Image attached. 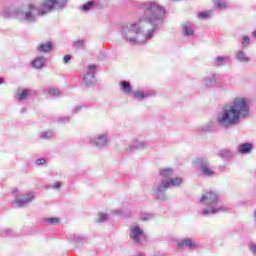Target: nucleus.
Here are the masks:
<instances>
[{
  "label": "nucleus",
  "mask_w": 256,
  "mask_h": 256,
  "mask_svg": "<svg viewBox=\"0 0 256 256\" xmlns=\"http://www.w3.org/2000/svg\"><path fill=\"white\" fill-rule=\"evenodd\" d=\"M143 15L136 22L122 24L119 35L125 43L135 47L153 39L155 31L163 27L166 10L158 2L149 1L140 5Z\"/></svg>",
  "instance_id": "nucleus-1"
},
{
  "label": "nucleus",
  "mask_w": 256,
  "mask_h": 256,
  "mask_svg": "<svg viewBox=\"0 0 256 256\" xmlns=\"http://www.w3.org/2000/svg\"><path fill=\"white\" fill-rule=\"evenodd\" d=\"M251 115V106L245 96H236L226 104L217 114L216 122L223 129H229L233 125H239L241 119H247Z\"/></svg>",
  "instance_id": "nucleus-2"
},
{
  "label": "nucleus",
  "mask_w": 256,
  "mask_h": 256,
  "mask_svg": "<svg viewBox=\"0 0 256 256\" xmlns=\"http://www.w3.org/2000/svg\"><path fill=\"white\" fill-rule=\"evenodd\" d=\"M159 175L161 180L154 184L152 187V193L158 201H167L169 199L165 191L170 187H181L183 185V178L175 176V170L173 168L160 169Z\"/></svg>",
  "instance_id": "nucleus-3"
},
{
  "label": "nucleus",
  "mask_w": 256,
  "mask_h": 256,
  "mask_svg": "<svg viewBox=\"0 0 256 256\" xmlns=\"http://www.w3.org/2000/svg\"><path fill=\"white\" fill-rule=\"evenodd\" d=\"M49 0H45L40 6H36L35 4H29L27 10L18 14V19L25 23H35L37 21V17L41 15H47V13L53 11L57 4L48 2Z\"/></svg>",
  "instance_id": "nucleus-4"
},
{
  "label": "nucleus",
  "mask_w": 256,
  "mask_h": 256,
  "mask_svg": "<svg viewBox=\"0 0 256 256\" xmlns=\"http://www.w3.org/2000/svg\"><path fill=\"white\" fill-rule=\"evenodd\" d=\"M219 201V194L215 191H209L202 194L201 198L199 199V203L203 205H208L207 207L203 208L199 213L202 217H213V215H217L219 213H223L228 210L227 207L223 205H217Z\"/></svg>",
  "instance_id": "nucleus-5"
},
{
  "label": "nucleus",
  "mask_w": 256,
  "mask_h": 256,
  "mask_svg": "<svg viewBox=\"0 0 256 256\" xmlns=\"http://www.w3.org/2000/svg\"><path fill=\"white\" fill-rule=\"evenodd\" d=\"M194 165L199 169L202 177L209 178L215 175V170H213L207 158H203V157L196 158L194 160Z\"/></svg>",
  "instance_id": "nucleus-6"
},
{
  "label": "nucleus",
  "mask_w": 256,
  "mask_h": 256,
  "mask_svg": "<svg viewBox=\"0 0 256 256\" xmlns=\"http://www.w3.org/2000/svg\"><path fill=\"white\" fill-rule=\"evenodd\" d=\"M88 143L96 149H105L109 147V134L107 132L96 135L88 139Z\"/></svg>",
  "instance_id": "nucleus-7"
},
{
  "label": "nucleus",
  "mask_w": 256,
  "mask_h": 256,
  "mask_svg": "<svg viewBox=\"0 0 256 256\" xmlns=\"http://www.w3.org/2000/svg\"><path fill=\"white\" fill-rule=\"evenodd\" d=\"M129 237L136 245H143L145 241V231L142 230L140 225H133L129 229Z\"/></svg>",
  "instance_id": "nucleus-8"
},
{
  "label": "nucleus",
  "mask_w": 256,
  "mask_h": 256,
  "mask_svg": "<svg viewBox=\"0 0 256 256\" xmlns=\"http://www.w3.org/2000/svg\"><path fill=\"white\" fill-rule=\"evenodd\" d=\"M95 69L97 66L89 65L88 72L83 77V83L86 87H93V85H97V78L95 77Z\"/></svg>",
  "instance_id": "nucleus-9"
},
{
  "label": "nucleus",
  "mask_w": 256,
  "mask_h": 256,
  "mask_svg": "<svg viewBox=\"0 0 256 256\" xmlns=\"http://www.w3.org/2000/svg\"><path fill=\"white\" fill-rule=\"evenodd\" d=\"M206 89H213L219 87V80L217 79V74L215 72L209 73L202 79Z\"/></svg>",
  "instance_id": "nucleus-10"
},
{
  "label": "nucleus",
  "mask_w": 256,
  "mask_h": 256,
  "mask_svg": "<svg viewBox=\"0 0 256 256\" xmlns=\"http://www.w3.org/2000/svg\"><path fill=\"white\" fill-rule=\"evenodd\" d=\"M34 199L35 196L33 193H27L22 195L20 198H16L14 200V205H16V207H25V205H29V203H31V201Z\"/></svg>",
  "instance_id": "nucleus-11"
},
{
  "label": "nucleus",
  "mask_w": 256,
  "mask_h": 256,
  "mask_svg": "<svg viewBox=\"0 0 256 256\" xmlns=\"http://www.w3.org/2000/svg\"><path fill=\"white\" fill-rule=\"evenodd\" d=\"M183 247H187L188 249H197L199 245L192 238H186L177 243L178 249H183Z\"/></svg>",
  "instance_id": "nucleus-12"
},
{
  "label": "nucleus",
  "mask_w": 256,
  "mask_h": 256,
  "mask_svg": "<svg viewBox=\"0 0 256 256\" xmlns=\"http://www.w3.org/2000/svg\"><path fill=\"white\" fill-rule=\"evenodd\" d=\"M131 95L133 96L134 99H136V101H143L144 99H149V97H152L153 92L136 90L132 91Z\"/></svg>",
  "instance_id": "nucleus-13"
},
{
  "label": "nucleus",
  "mask_w": 256,
  "mask_h": 256,
  "mask_svg": "<svg viewBox=\"0 0 256 256\" xmlns=\"http://www.w3.org/2000/svg\"><path fill=\"white\" fill-rule=\"evenodd\" d=\"M31 96V90L27 88H18L15 94V99L18 101H25Z\"/></svg>",
  "instance_id": "nucleus-14"
},
{
  "label": "nucleus",
  "mask_w": 256,
  "mask_h": 256,
  "mask_svg": "<svg viewBox=\"0 0 256 256\" xmlns=\"http://www.w3.org/2000/svg\"><path fill=\"white\" fill-rule=\"evenodd\" d=\"M38 53H51L53 51V42L40 43L36 47Z\"/></svg>",
  "instance_id": "nucleus-15"
},
{
  "label": "nucleus",
  "mask_w": 256,
  "mask_h": 256,
  "mask_svg": "<svg viewBox=\"0 0 256 256\" xmlns=\"http://www.w3.org/2000/svg\"><path fill=\"white\" fill-rule=\"evenodd\" d=\"M215 129V122L213 121H208L207 123L198 126L196 128L197 133H211Z\"/></svg>",
  "instance_id": "nucleus-16"
},
{
  "label": "nucleus",
  "mask_w": 256,
  "mask_h": 256,
  "mask_svg": "<svg viewBox=\"0 0 256 256\" xmlns=\"http://www.w3.org/2000/svg\"><path fill=\"white\" fill-rule=\"evenodd\" d=\"M237 151L240 153V155H249L253 151V143H242L238 145Z\"/></svg>",
  "instance_id": "nucleus-17"
},
{
  "label": "nucleus",
  "mask_w": 256,
  "mask_h": 256,
  "mask_svg": "<svg viewBox=\"0 0 256 256\" xmlns=\"http://www.w3.org/2000/svg\"><path fill=\"white\" fill-rule=\"evenodd\" d=\"M182 35L183 37H193L195 31L193 30V23L186 22L182 25Z\"/></svg>",
  "instance_id": "nucleus-18"
},
{
  "label": "nucleus",
  "mask_w": 256,
  "mask_h": 256,
  "mask_svg": "<svg viewBox=\"0 0 256 256\" xmlns=\"http://www.w3.org/2000/svg\"><path fill=\"white\" fill-rule=\"evenodd\" d=\"M46 64L47 58H45L44 56H38L31 62V65L32 67H34V69H43Z\"/></svg>",
  "instance_id": "nucleus-19"
},
{
  "label": "nucleus",
  "mask_w": 256,
  "mask_h": 256,
  "mask_svg": "<svg viewBox=\"0 0 256 256\" xmlns=\"http://www.w3.org/2000/svg\"><path fill=\"white\" fill-rule=\"evenodd\" d=\"M235 59L239 63H249L251 61V57L247 55L245 50H238L235 54Z\"/></svg>",
  "instance_id": "nucleus-20"
},
{
  "label": "nucleus",
  "mask_w": 256,
  "mask_h": 256,
  "mask_svg": "<svg viewBox=\"0 0 256 256\" xmlns=\"http://www.w3.org/2000/svg\"><path fill=\"white\" fill-rule=\"evenodd\" d=\"M120 91L122 93H125V95H132L133 93V88L131 87V83L127 80H122L120 82Z\"/></svg>",
  "instance_id": "nucleus-21"
},
{
  "label": "nucleus",
  "mask_w": 256,
  "mask_h": 256,
  "mask_svg": "<svg viewBox=\"0 0 256 256\" xmlns=\"http://www.w3.org/2000/svg\"><path fill=\"white\" fill-rule=\"evenodd\" d=\"M230 61L229 56H218L214 59V65L216 67H224V65H227Z\"/></svg>",
  "instance_id": "nucleus-22"
},
{
  "label": "nucleus",
  "mask_w": 256,
  "mask_h": 256,
  "mask_svg": "<svg viewBox=\"0 0 256 256\" xmlns=\"http://www.w3.org/2000/svg\"><path fill=\"white\" fill-rule=\"evenodd\" d=\"M147 147V144L143 141L135 140L133 144L129 145L128 149L129 151H135V149H145Z\"/></svg>",
  "instance_id": "nucleus-23"
},
{
  "label": "nucleus",
  "mask_w": 256,
  "mask_h": 256,
  "mask_svg": "<svg viewBox=\"0 0 256 256\" xmlns=\"http://www.w3.org/2000/svg\"><path fill=\"white\" fill-rule=\"evenodd\" d=\"M53 137H55L53 130H46L39 134V139H42V141H49V139H53Z\"/></svg>",
  "instance_id": "nucleus-24"
},
{
  "label": "nucleus",
  "mask_w": 256,
  "mask_h": 256,
  "mask_svg": "<svg viewBox=\"0 0 256 256\" xmlns=\"http://www.w3.org/2000/svg\"><path fill=\"white\" fill-rule=\"evenodd\" d=\"M218 157L221 159H231L233 157V151L229 149H223L218 152Z\"/></svg>",
  "instance_id": "nucleus-25"
},
{
  "label": "nucleus",
  "mask_w": 256,
  "mask_h": 256,
  "mask_svg": "<svg viewBox=\"0 0 256 256\" xmlns=\"http://www.w3.org/2000/svg\"><path fill=\"white\" fill-rule=\"evenodd\" d=\"M211 15H213V11L206 10V11L199 12L197 14V18L201 19L202 21H206L207 19H211Z\"/></svg>",
  "instance_id": "nucleus-26"
},
{
  "label": "nucleus",
  "mask_w": 256,
  "mask_h": 256,
  "mask_svg": "<svg viewBox=\"0 0 256 256\" xmlns=\"http://www.w3.org/2000/svg\"><path fill=\"white\" fill-rule=\"evenodd\" d=\"M67 1L68 0H48V3L51 5H53V3L56 4V7L59 9H65V7H67Z\"/></svg>",
  "instance_id": "nucleus-27"
},
{
  "label": "nucleus",
  "mask_w": 256,
  "mask_h": 256,
  "mask_svg": "<svg viewBox=\"0 0 256 256\" xmlns=\"http://www.w3.org/2000/svg\"><path fill=\"white\" fill-rule=\"evenodd\" d=\"M48 95H50V97H59V95H61V91L59 90V88H49L47 91Z\"/></svg>",
  "instance_id": "nucleus-28"
},
{
  "label": "nucleus",
  "mask_w": 256,
  "mask_h": 256,
  "mask_svg": "<svg viewBox=\"0 0 256 256\" xmlns=\"http://www.w3.org/2000/svg\"><path fill=\"white\" fill-rule=\"evenodd\" d=\"M251 43V38L249 36H242L241 47L242 49H247Z\"/></svg>",
  "instance_id": "nucleus-29"
},
{
  "label": "nucleus",
  "mask_w": 256,
  "mask_h": 256,
  "mask_svg": "<svg viewBox=\"0 0 256 256\" xmlns=\"http://www.w3.org/2000/svg\"><path fill=\"white\" fill-rule=\"evenodd\" d=\"M109 219L108 214L98 213V217L96 219V223H105Z\"/></svg>",
  "instance_id": "nucleus-30"
},
{
  "label": "nucleus",
  "mask_w": 256,
  "mask_h": 256,
  "mask_svg": "<svg viewBox=\"0 0 256 256\" xmlns=\"http://www.w3.org/2000/svg\"><path fill=\"white\" fill-rule=\"evenodd\" d=\"M93 7H95V2L89 1L86 4L82 5L81 9L83 11H91V9H93Z\"/></svg>",
  "instance_id": "nucleus-31"
},
{
  "label": "nucleus",
  "mask_w": 256,
  "mask_h": 256,
  "mask_svg": "<svg viewBox=\"0 0 256 256\" xmlns=\"http://www.w3.org/2000/svg\"><path fill=\"white\" fill-rule=\"evenodd\" d=\"M45 223H49V225H59L60 220L59 218L51 217V218H46Z\"/></svg>",
  "instance_id": "nucleus-32"
},
{
  "label": "nucleus",
  "mask_w": 256,
  "mask_h": 256,
  "mask_svg": "<svg viewBox=\"0 0 256 256\" xmlns=\"http://www.w3.org/2000/svg\"><path fill=\"white\" fill-rule=\"evenodd\" d=\"M70 121H71V117L69 116H62L58 118V123H60L61 125H66V123H70Z\"/></svg>",
  "instance_id": "nucleus-33"
},
{
  "label": "nucleus",
  "mask_w": 256,
  "mask_h": 256,
  "mask_svg": "<svg viewBox=\"0 0 256 256\" xmlns=\"http://www.w3.org/2000/svg\"><path fill=\"white\" fill-rule=\"evenodd\" d=\"M155 215L154 214H143L141 216L142 221H151V219H154Z\"/></svg>",
  "instance_id": "nucleus-34"
},
{
  "label": "nucleus",
  "mask_w": 256,
  "mask_h": 256,
  "mask_svg": "<svg viewBox=\"0 0 256 256\" xmlns=\"http://www.w3.org/2000/svg\"><path fill=\"white\" fill-rule=\"evenodd\" d=\"M71 241L78 245V243H81L83 241V237L74 235L71 237Z\"/></svg>",
  "instance_id": "nucleus-35"
},
{
  "label": "nucleus",
  "mask_w": 256,
  "mask_h": 256,
  "mask_svg": "<svg viewBox=\"0 0 256 256\" xmlns=\"http://www.w3.org/2000/svg\"><path fill=\"white\" fill-rule=\"evenodd\" d=\"M216 7H217V9H225V7H227V2H225L223 0H219L216 3Z\"/></svg>",
  "instance_id": "nucleus-36"
},
{
  "label": "nucleus",
  "mask_w": 256,
  "mask_h": 256,
  "mask_svg": "<svg viewBox=\"0 0 256 256\" xmlns=\"http://www.w3.org/2000/svg\"><path fill=\"white\" fill-rule=\"evenodd\" d=\"M74 47H76V49H83V47H85V42L83 40H78L75 42Z\"/></svg>",
  "instance_id": "nucleus-37"
},
{
  "label": "nucleus",
  "mask_w": 256,
  "mask_h": 256,
  "mask_svg": "<svg viewBox=\"0 0 256 256\" xmlns=\"http://www.w3.org/2000/svg\"><path fill=\"white\" fill-rule=\"evenodd\" d=\"M81 109H83V106H76L75 108L72 109V115H77V113H79V111H81Z\"/></svg>",
  "instance_id": "nucleus-38"
},
{
  "label": "nucleus",
  "mask_w": 256,
  "mask_h": 256,
  "mask_svg": "<svg viewBox=\"0 0 256 256\" xmlns=\"http://www.w3.org/2000/svg\"><path fill=\"white\" fill-rule=\"evenodd\" d=\"M36 165H45L47 163V160L45 158H39L35 161Z\"/></svg>",
  "instance_id": "nucleus-39"
},
{
  "label": "nucleus",
  "mask_w": 256,
  "mask_h": 256,
  "mask_svg": "<svg viewBox=\"0 0 256 256\" xmlns=\"http://www.w3.org/2000/svg\"><path fill=\"white\" fill-rule=\"evenodd\" d=\"M63 186V183L61 182H55L52 186H51V189H59L60 187Z\"/></svg>",
  "instance_id": "nucleus-40"
},
{
  "label": "nucleus",
  "mask_w": 256,
  "mask_h": 256,
  "mask_svg": "<svg viewBox=\"0 0 256 256\" xmlns=\"http://www.w3.org/2000/svg\"><path fill=\"white\" fill-rule=\"evenodd\" d=\"M71 61V55H65L63 58L64 65H67Z\"/></svg>",
  "instance_id": "nucleus-41"
},
{
  "label": "nucleus",
  "mask_w": 256,
  "mask_h": 256,
  "mask_svg": "<svg viewBox=\"0 0 256 256\" xmlns=\"http://www.w3.org/2000/svg\"><path fill=\"white\" fill-rule=\"evenodd\" d=\"M249 249H250L251 253H253V255H256V244L255 243L250 244Z\"/></svg>",
  "instance_id": "nucleus-42"
},
{
  "label": "nucleus",
  "mask_w": 256,
  "mask_h": 256,
  "mask_svg": "<svg viewBox=\"0 0 256 256\" xmlns=\"http://www.w3.org/2000/svg\"><path fill=\"white\" fill-rule=\"evenodd\" d=\"M12 15L13 13L9 9L4 10L3 12V17H12Z\"/></svg>",
  "instance_id": "nucleus-43"
},
{
  "label": "nucleus",
  "mask_w": 256,
  "mask_h": 256,
  "mask_svg": "<svg viewBox=\"0 0 256 256\" xmlns=\"http://www.w3.org/2000/svg\"><path fill=\"white\" fill-rule=\"evenodd\" d=\"M3 83H5V80L2 77H0V85H3Z\"/></svg>",
  "instance_id": "nucleus-44"
},
{
  "label": "nucleus",
  "mask_w": 256,
  "mask_h": 256,
  "mask_svg": "<svg viewBox=\"0 0 256 256\" xmlns=\"http://www.w3.org/2000/svg\"><path fill=\"white\" fill-rule=\"evenodd\" d=\"M4 233L9 234V233H12L11 230H5Z\"/></svg>",
  "instance_id": "nucleus-45"
},
{
  "label": "nucleus",
  "mask_w": 256,
  "mask_h": 256,
  "mask_svg": "<svg viewBox=\"0 0 256 256\" xmlns=\"http://www.w3.org/2000/svg\"><path fill=\"white\" fill-rule=\"evenodd\" d=\"M253 37L256 39V30L253 31Z\"/></svg>",
  "instance_id": "nucleus-46"
}]
</instances>
